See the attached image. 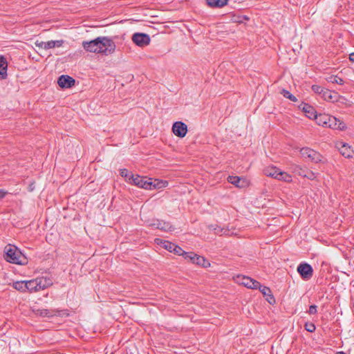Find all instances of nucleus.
<instances>
[{
    "mask_svg": "<svg viewBox=\"0 0 354 354\" xmlns=\"http://www.w3.org/2000/svg\"><path fill=\"white\" fill-rule=\"evenodd\" d=\"M132 41L137 46L144 47L149 44L150 37L147 34L136 32L134 33L131 38Z\"/></svg>",
    "mask_w": 354,
    "mask_h": 354,
    "instance_id": "obj_7",
    "label": "nucleus"
},
{
    "mask_svg": "<svg viewBox=\"0 0 354 354\" xmlns=\"http://www.w3.org/2000/svg\"><path fill=\"white\" fill-rule=\"evenodd\" d=\"M120 174L122 177H124L126 179L128 178V180L129 181V177L131 176V174H129V171L127 169H120Z\"/></svg>",
    "mask_w": 354,
    "mask_h": 354,
    "instance_id": "obj_34",
    "label": "nucleus"
},
{
    "mask_svg": "<svg viewBox=\"0 0 354 354\" xmlns=\"http://www.w3.org/2000/svg\"><path fill=\"white\" fill-rule=\"evenodd\" d=\"M162 246L170 252H173L174 248H176V245L168 241H160Z\"/></svg>",
    "mask_w": 354,
    "mask_h": 354,
    "instance_id": "obj_25",
    "label": "nucleus"
},
{
    "mask_svg": "<svg viewBox=\"0 0 354 354\" xmlns=\"http://www.w3.org/2000/svg\"><path fill=\"white\" fill-rule=\"evenodd\" d=\"M151 225L164 232H169L174 229L172 225L169 222H165L159 220H157L156 221L151 224Z\"/></svg>",
    "mask_w": 354,
    "mask_h": 354,
    "instance_id": "obj_15",
    "label": "nucleus"
},
{
    "mask_svg": "<svg viewBox=\"0 0 354 354\" xmlns=\"http://www.w3.org/2000/svg\"><path fill=\"white\" fill-rule=\"evenodd\" d=\"M326 80L328 82L333 83V84H337L339 85H343L344 83V81L341 77H337V75H330V77H327Z\"/></svg>",
    "mask_w": 354,
    "mask_h": 354,
    "instance_id": "obj_26",
    "label": "nucleus"
},
{
    "mask_svg": "<svg viewBox=\"0 0 354 354\" xmlns=\"http://www.w3.org/2000/svg\"><path fill=\"white\" fill-rule=\"evenodd\" d=\"M129 183L140 188L151 189V178L131 174L129 177Z\"/></svg>",
    "mask_w": 354,
    "mask_h": 354,
    "instance_id": "obj_5",
    "label": "nucleus"
},
{
    "mask_svg": "<svg viewBox=\"0 0 354 354\" xmlns=\"http://www.w3.org/2000/svg\"><path fill=\"white\" fill-rule=\"evenodd\" d=\"M239 283L240 284H241H241H243V282H241V281H239Z\"/></svg>",
    "mask_w": 354,
    "mask_h": 354,
    "instance_id": "obj_43",
    "label": "nucleus"
},
{
    "mask_svg": "<svg viewBox=\"0 0 354 354\" xmlns=\"http://www.w3.org/2000/svg\"><path fill=\"white\" fill-rule=\"evenodd\" d=\"M330 115L328 114H319L315 117L316 122L318 125L326 127L328 121L330 120Z\"/></svg>",
    "mask_w": 354,
    "mask_h": 354,
    "instance_id": "obj_20",
    "label": "nucleus"
},
{
    "mask_svg": "<svg viewBox=\"0 0 354 354\" xmlns=\"http://www.w3.org/2000/svg\"><path fill=\"white\" fill-rule=\"evenodd\" d=\"M156 242L158 243V241H159V239H156Z\"/></svg>",
    "mask_w": 354,
    "mask_h": 354,
    "instance_id": "obj_42",
    "label": "nucleus"
},
{
    "mask_svg": "<svg viewBox=\"0 0 354 354\" xmlns=\"http://www.w3.org/2000/svg\"><path fill=\"white\" fill-rule=\"evenodd\" d=\"M337 354H346V353L344 352H337Z\"/></svg>",
    "mask_w": 354,
    "mask_h": 354,
    "instance_id": "obj_41",
    "label": "nucleus"
},
{
    "mask_svg": "<svg viewBox=\"0 0 354 354\" xmlns=\"http://www.w3.org/2000/svg\"><path fill=\"white\" fill-rule=\"evenodd\" d=\"M311 88L314 93L319 95L320 96H322V95L325 89V88H324L321 86H319V85H313Z\"/></svg>",
    "mask_w": 354,
    "mask_h": 354,
    "instance_id": "obj_32",
    "label": "nucleus"
},
{
    "mask_svg": "<svg viewBox=\"0 0 354 354\" xmlns=\"http://www.w3.org/2000/svg\"><path fill=\"white\" fill-rule=\"evenodd\" d=\"M349 60L352 62H354V53H352L349 55Z\"/></svg>",
    "mask_w": 354,
    "mask_h": 354,
    "instance_id": "obj_39",
    "label": "nucleus"
},
{
    "mask_svg": "<svg viewBox=\"0 0 354 354\" xmlns=\"http://www.w3.org/2000/svg\"><path fill=\"white\" fill-rule=\"evenodd\" d=\"M244 19H245V21H248V20H249V18H248V17H246L245 15V17H244Z\"/></svg>",
    "mask_w": 354,
    "mask_h": 354,
    "instance_id": "obj_40",
    "label": "nucleus"
},
{
    "mask_svg": "<svg viewBox=\"0 0 354 354\" xmlns=\"http://www.w3.org/2000/svg\"><path fill=\"white\" fill-rule=\"evenodd\" d=\"M35 44L36 46L46 50L55 48V42L53 40L47 42L36 41Z\"/></svg>",
    "mask_w": 354,
    "mask_h": 354,
    "instance_id": "obj_22",
    "label": "nucleus"
},
{
    "mask_svg": "<svg viewBox=\"0 0 354 354\" xmlns=\"http://www.w3.org/2000/svg\"><path fill=\"white\" fill-rule=\"evenodd\" d=\"M324 100L328 101V102H335L337 101L338 95L337 93L335 92H332L331 91L325 88L322 96H321Z\"/></svg>",
    "mask_w": 354,
    "mask_h": 354,
    "instance_id": "obj_17",
    "label": "nucleus"
},
{
    "mask_svg": "<svg viewBox=\"0 0 354 354\" xmlns=\"http://www.w3.org/2000/svg\"><path fill=\"white\" fill-rule=\"evenodd\" d=\"M297 272L304 280L310 279L313 274V270L311 266L307 263H301L297 267Z\"/></svg>",
    "mask_w": 354,
    "mask_h": 354,
    "instance_id": "obj_6",
    "label": "nucleus"
},
{
    "mask_svg": "<svg viewBox=\"0 0 354 354\" xmlns=\"http://www.w3.org/2000/svg\"><path fill=\"white\" fill-rule=\"evenodd\" d=\"M299 107L305 113L306 115L308 118L310 119H315V117L317 116L316 111L314 109V107L312 106L311 105L306 103H303L299 106Z\"/></svg>",
    "mask_w": 354,
    "mask_h": 354,
    "instance_id": "obj_13",
    "label": "nucleus"
},
{
    "mask_svg": "<svg viewBox=\"0 0 354 354\" xmlns=\"http://www.w3.org/2000/svg\"><path fill=\"white\" fill-rule=\"evenodd\" d=\"M209 228L211 230H214V233L216 234H218V235H220V236H221L223 234H226L227 232H228L227 230L222 228V227H219L218 225H212L209 226Z\"/></svg>",
    "mask_w": 354,
    "mask_h": 354,
    "instance_id": "obj_27",
    "label": "nucleus"
},
{
    "mask_svg": "<svg viewBox=\"0 0 354 354\" xmlns=\"http://www.w3.org/2000/svg\"><path fill=\"white\" fill-rule=\"evenodd\" d=\"M259 290L270 304H273L275 303V299L272 293L271 289L267 286H262Z\"/></svg>",
    "mask_w": 354,
    "mask_h": 354,
    "instance_id": "obj_14",
    "label": "nucleus"
},
{
    "mask_svg": "<svg viewBox=\"0 0 354 354\" xmlns=\"http://www.w3.org/2000/svg\"><path fill=\"white\" fill-rule=\"evenodd\" d=\"M26 292H32L44 289L46 285H41V279H33L26 281Z\"/></svg>",
    "mask_w": 354,
    "mask_h": 354,
    "instance_id": "obj_9",
    "label": "nucleus"
},
{
    "mask_svg": "<svg viewBox=\"0 0 354 354\" xmlns=\"http://www.w3.org/2000/svg\"><path fill=\"white\" fill-rule=\"evenodd\" d=\"M326 127H329L333 129L344 130L346 128L344 122L338 120L335 117L330 115V120L328 121Z\"/></svg>",
    "mask_w": 354,
    "mask_h": 354,
    "instance_id": "obj_11",
    "label": "nucleus"
},
{
    "mask_svg": "<svg viewBox=\"0 0 354 354\" xmlns=\"http://www.w3.org/2000/svg\"><path fill=\"white\" fill-rule=\"evenodd\" d=\"M317 306L316 305H311L309 307V309L308 310V313L310 315H315L317 313Z\"/></svg>",
    "mask_w": 354,
    "mask_h": 354,
    "instance_id": "obj_36",
    "label": "nucleus"
},
{
    "mask_svg": "<svg viewBox=\"0 0 354 354\" xmlns=\"http://www.w3.org/2000/svg\"><path fill=\"white\" fill-rule=\"evenodd\" d=\"M54 42H55V46L60 47L64 44V41L63 40H57V41H54Z\"/></svg>",
    "mask_w": 354,
    "mask_h": 354,
    "instance_id": "obj_37",
    "label": "nucleus"
},
{
    "mask_svg": "<svg viewBox=\"0 0 354 354\" xmlns=\"http://www.w3.org/2000/svg\"><path fill=\"white\" fill-rule=\"evenodd\" d=\"M300 153L304 159H308L313 162L318 163L322 162V156L309 147L301 148L300 149Z\"/></svg>",
    "mask_w": 354,
    "mask_h": 354,
    "instance_id": "obj_4",
    "label": "nucleus"
},
{
    "mask_svg": "<svg viewBox=\"0 0 354 354\" xmlns=\"http://www.w3.org/2000/svg\"><path fill=\"white\" fill-rule=\"evenodd\" d=\"M165 183H167V182H164L162 180H160L158 179H154V180H153V179L151 178V189L165 187Z\"/></svg>",
    "mask_w": 354,
    "mask_h": 354,
    "instance_id": "obj_28",
    "label": "nucleus"
},
{
    "mask_svg": "<svg viewBox=\"0 0 354 354\" xmlns=\"http://www.w3.org/2000/svg\"><path fill=\"white\" fill-rule=\"evenodd\" d=\"M263 174L266 176L272 177L274 179L284 182H291L292 176L286 172L281 171L279 168L274 165H269L263 169Z\"/></svg>",
    "mask_w": 354,
    "mask_h": 354,
    "instance_id": "obj_3",
    "label": "nucleus"
},
{
    "mask_svg": "<svg viewBox=\"0 0 354 354\" xmlns=\"http://www.w3.org/2000/svg\"><path fill=\"white\" fill-rule=\"evenodd\" d=\"M198 254H195L194 252H187L184 254V258L185 259L189 260L193 263H195L196 262V257H198Z\"/></svg>",
    "mask_w": 354,
    "mask_h": 354,
    "instance_id": "obj_31",
    "label": "nucleus"
},
{
    "mask_svg": "<svg viewBox=\"0 0 354 354\" xmlns=\"http://www.w3.org/2000/svg\"><path fill=\"white\" fill-rule=\"evenodd\" d=\"M173 252L178 255H183L184 257V254L186 252L183 251V250L176 245V248H174V250H173Z\"/></svg>",
    "mask_w": 354,
    "mask_h": 354,
    "instance_id": "obj_35",
    "label": "nucleus"
},
{
    "mask_svg": "<svg viewBox=\"0 0 354 354\" xmlns=\"http://www.w3.org/2000/svg\"><path fill=\"white\" fill-rule=\"evenodd\" d=\"M57 83L61 88H68L75 85V80L68 76L62 75L58 78Z\"/></svg>",
    "mask_w": 354,
    "mask_h": 354,
    "instance_id": "obj_10",
    "label": "nucleus"
},
{
    "mask_svg": "<svg viewBox=\"0 0 354 354\" xmlns=\"http://www.w3.org/2000/svg\"><path fill=\"white\" fill-rule=\"evenodd\" d=\"M304 328L305 329L310 332V333H313L315 330L316 329V327H315V325L313 324V323H306L305 325H304Z\"/></svg>",
    "mask_w": 354,
    "mask_h": 354,
    "instance_id": "obj_33",
    "label": "nucleus"
},
{
    "mask_svg": "<svg viewBox=\"0 0 354 354\" xmlns=\"http://www.w3.org/2000/svg\"><path fill=\"white\" fill-rule=\"evenodd\" d=\"M260 283L249 277L245 276V287L250 289H260Z\"/></svg>",
    "mask_w": 354,
    "mask_h": 354,
    "instance_id": "obj_18",
    "label": "nucleus"
},
{
    "mask_svg": "<svg viewBox=\"0 0 354 354\" xmlns=\"http://www.w3.org/2000/svg\"><path fill=\"white\" fill-rule=\"evenodd\" d=\"M8 62L3 56L0 55V79L5 80L7 77Z\"/></svg>",
    "mask_w": 354,
    "mask_h": 354,
    "instance_id": "obj_16",
    "label": "nucleus"
},
{
    "mask_svg": "<svg viewBox=\"0 0 354 354\" xmlns=\"http://www.w3.org/2000/svg\"><path fill=\"white\" fill-rule=\"evenodd\" d=\"M195 264L201 266L203 268H207L210 266V263L207 260H206L203 257L199 255L198 257H196Z\"/></svg>",
    "mask_w": 354,
    "mask_h": 354,
    "instance_id": "obj_24",
    "label": "nucleus"
},
{
    "mask_svg": "<svg viewBox=\"0 0 354 354\" xmlns=\"http://www.w3.org/2000/svg\"><path fill=\"white\" fill-rule=\"evenodd\" d=\"M207 4L212 8H222L227 3L228 0H206Z\"/></svg>",
    "mask_w": 354,
    "mask_h": 354,
    "instance_id": "obj_21",
    "label": "nucleus"
},
{
    "mask_svg": "<svg viewBox=\"0 0 354 354\" xmlns=\"http://www.w3.org/2000/svg\"><path fill=\"white\" fill-rule=\"evenodd\" d=\"M12 287L18 291H20L22 292H26L27 286L26 285V281L14 282L12 284Z\"/></svg>",
    "mask_w": 354,
    "mask_h": 354,
    "instance_id": "obj_23",
    "label": "nucleus"
},
{
    "mask_svg": "<svg viewBox=\"0 0 354 354\" xmlns=\"http://www.w3.org/2000/svg\"><path fill=\"white\" fill-rule=\"evenodd\" d=\"M82 46L87 52L102 53L106 55L113 53L116 48L115 42L106 37H98L89 41H84Z\"/></svg>",
    "mask_w": 354,
    "mask_h": 354,
    "instance_id": "obj_1",
    "label": "nucleus"
},
{
    "mask_svg": "<svg viewBox=\"0 0 354 354\" xmlns=\"http://www.w3.org/2000/svg\"><path fill=\"white\" fill-rule=\"evenodd\" d=\"M241 180V178L239 177V176H230L227 178V181L229 183L236 185L238 187H242V185L239 184L240 183Z\"/></svg>",
    "mask_w": 354,
    "mask_h": 354,
    "instance_id": "obj_29",
    "label": "nucleus"
},
{
    "mask_svg": "<svg viewBox=\"0 0 354 354\" xmlns=\"http://www.w3.org/2000/svg\"><path fill=\"white\" fill-rule=\"evenodd\" d=\"M172 131L175 136L184 138L187 133V126L183 122H175L172 126Z\"/></svg>",
    "mask_w": 354,
    "mask_h": 354,
    "instance_id": "obj_8",
    "label": "nucleus"
},
{
    "mask_svg": "<svg viewBox=\"0 0 354 354\" xmlns=\"http://www.w3.org/2000/svg\"><path fill=\"white\" fill-rule=\"evenodd\" d=\"M7 194V192L4 191L3 189H0V199L4 198Z\"/></svg>",
    "mask_w": 354,
    "mask_h": 354,
    "instance_id": "obj_38",
    "label": "nucleus"
},
{
    "mask_svg": "<svg viewBox=\"0 0 354 354\" xmlns=\"http://www.w3.org/2000/svg\"><path fill=\"white\" fill-rule=\"evenodd\" d=\"M4 259L9 263L17 265H26L28 262L20 250L12 244H8L4 248Z\"/></svg>",
    "mask_w": 354,
    "mask_h": 354,
    "instance_id": "obj_2",
    "label": "nucleus"
},
{
    "mask_svg": "<svg viewBox=\"0 0 354 354\" xmlns=\"http://www.w3.org/2000/svg\"><path fill=\"white\" fill-rule=\"evenodd\" d=\"M281 94L286 98H288L290 100L292 101V102H297V97L293 95L292 94H291L288 91L286 90V89H282V91H281Z\"/></svg>",
    "mask_w": 354,
    "mask_h": 354,
    "instance_id": "obj_30",
    "label": "nucleus"
},
{
    "mask_svg": "<svg viewBox=\"0 0 354 354\" xmlns=\"http://www.w3.org/2000/svg\"><path fill=\"white\" fill-rule=\"evenodd\" d=\"M337 147L339 149L340 153L345 158H351L353 156V151L346 143L339 142L337 145Z\"/></svg>",
    "mask_w": 354,
    "mask_h": 354,
    "instance_id": "obj_12",
    "label": "nucleus"
},
{
    "mask_svg": "<svg viewBox=\"0 0 354 354\" xmlns=\"http://www.w3.org/2000/svg\"><path fill=\"white\" fill-rule=\"evenodd\" d=\"M37 315L41 317H52L56 315V313H58V310H48V309H37L33 310Z\"/></svg>",
    "mask_w": 354,
    "mask_h": 354,
    "instance_id": "obj_19",
    "label": "nucleus"
}]
</instances>
